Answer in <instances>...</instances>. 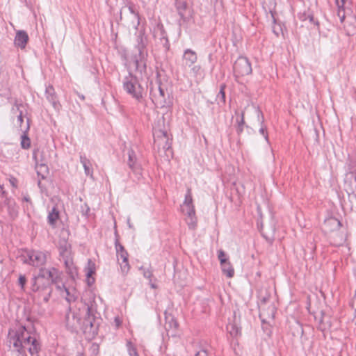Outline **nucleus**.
I'll return each instance as SVG.
<instances>
[{"instance_id": "1", "label": "nucleus", "mask_w": 356, "mask_h": 356, "mask_svg": "<svg viewBox=\"0 0 356 356\" xmlns=\"http://www.w3.org/2000/svg\"><path fill=\"white\" fill-rule=\"evenodd\" d=\"M8 343L10 348L19 353L28 350L31 355H34L39 350L36 339L31 337L24 326H19L9 331Z\"/></svg>"}, {"instance_id": "2", "label": "nucleus", "mask_w": 356, "mask_h": 356, "mask_svg": "<svg viewBox=\"0 0 356 356\" xmlns=\"http://www.w3.org/2000/svg\"><path fill=\"white\" fill-rule=\"evenodd\" d=\"M81 316L79 309H70L65 316V327L72 332H77L79 330H85L92 325L90 316L82 322Z\"/></svg>"}, {"instance_id": "3", "label": "nucleus", "mask_w": 356, "mask_h": 356, "mask_svg": "<svg viewBox=\"0 0 356 356\" xmlns=\"http://www.w3.org/2000/svg\"><path fill=\"white\" fill-rule=\"evenodd\" d=\"M49 157V152L44 147H39L33 152V159L35 161V168L38 175L44 178L48 174L47 161Z\"/></svg>"}, {"instance_id": "4", "label": "nucleus", "mask_w": 356, "mask_h": 356, "mask_svg": "<svg viewBox=\"0 0 356 356\" xmlns=\"http://www.w3.org/2000/svg\"><path fill=\"white\" fill-rule=\"evenodd\" d=\"M59 277V272L55 268H41L39 275L34 277L32 286L33 291H37L39 286H35L36 284H40V282L46 280L44 287L50 286L53 283H56Z\"/></svg>"}, {"instance_id": "5", "label": "nucleus", "mask_w": 356, "mask_h": 356, "mask_svg": "<svg viewBox=\"0 0 356 356\" xmlns=\"http://www.w3.org/2000/svg\"><path fill=\"white\" fill-rule=\"evenodd\" d=\"M151 96L154 104L157 107L170 108L172 104L169 93L161 86L152 89Z\"/></svg>"}, {"instance_id": "6", "label": "nucleus", "mask_w": 356, "mask_h": 356, "mask_svg": "<svg viewBox=\"0 0 356 356\" xmlns=\"http://www.w3.org/2000/svg\"><path fill=\"white\" fill-rule=\"evenodd\" d=\"M124 90L134 98L139 100L143 97V88L138 83L136 76L129 74L126 76L123 82Z\"/></svg>"}, {"instance_id": "7", "label": "nucleus", "mask_w": 356, "mask_h": 356, "mask_svg": "<svg viewBox=\"0 0 356 356\" xmlns=\"http://www.w3.org/2000/svg\"><path fill=\"white\" fill-rule=\"evenodd\" d=\"M22 259L24 263L38 267L46 263L47 254L40 251H28Z\"/></svg>"}, {"instance_id": "8", "label": "nucleus", "mask_w": 356, "mask_h": 356, "mask_svg": "<svg viewBox=\"0 0 356 356\" xmlns=\"http://www.w3.org/2000/svg\"><path fill=\"white\" fill-rule=\"evenodd\" d=\"M163 127L161 125L160 121L158 122L157 124L154 127V141L157 142L159 145L165 143L163 148H168L169 144V136L168 134V127L165 124V119L163 118Z\"/></svg>"}, {"instance_id": "9", "label": "nucleus", "mask_w": 356, "mask_h": 356, "mask_svg": "<svg viewBox=\"0 0 356 356\" xmlns=\"http://www.w3.org/2000/svg\"><path fill=\"white\" fill-rule=\"evenodd\" d=\"M234 72L236 77L244 76L252 73V67L245 57H239L234 65Z\"/></svg>"}, {"instance_id": "10", "label": "nucleus", "mask_w": 356, "mask_h": 356, "mask_svg": "<svg viewBox=\"0 0 356 356\" xmlns=\"http://www.w3.org/2000/svg\"><path fill=\"white\" fill-rule=\"evenodd\" d=\"M123 11H121L120 19H122ZM124 21L128 26H133L137 29L140 24L138 13L136 12L132 6H129L127 10H124Z\"/></svg>"}, {"instance_id": "11", "label": "nucleus", "mask_w": 356, "mask_h": 356, "mask_svg": "<svg viewBox=\"0 0 356 356\" xmlns=\"http://www.w3.org/2000/svg\"><path fill=\"white\" fill-rule=\"evenodd\" d=\"M115 248L118 260L120 266L121 271L123 274H127L130 268L128 262V253L124 250V247L120 244H116Z\"/></svg>"}, {"instance_id": "12", "label": "nucleus", "mask_w": 356, "mask_h": 356, "mask_svg": "<svg viewBox=\"0 0 356 356\" xmlns=\"http://www.w3.org/2000/svg\"><path fill=\"white\" fill-rule=\"evenodd\" d=\"M68 231L63 229L60 232L59 240L58 241V247L60 254L63 256L65 255L70 248V244L68 242Z\"/></svg>"}, {"instance_id": "13", "label": "nucleus", "mask_w": 356, "mask_h": 356, "mask_svg": "<svg viewBox=\"0 0 356 356\" xmlns=\"http://www.w3.org/2000/svg\"><path fill=\"white\" fill-rule=\"evenodd\" d=\"M181 211L186 216H191L195 213L194 205L193 204V198L191 195V191L190 188L188 189L187 193L185 196L184 202L181 205Z\"/></svg>"}, {"instance_id": "14", "label": "nucleus", "mask_w": 356, "mask_h": 356, "mask_svg": "<svg viewBox=\"0 0 356 356\" xmlns=\"http://www.w3.org/2000/svg\"><path fill=\"white\" fill-rule=\"evenodd\" d=\"M29 35L24 31H17L14 40V44L16 47L24 49L29 41Z\"/></svg>"}, {"instance_id": "15", "label": "nucleus", "mask_w": 356, "mask_h": 356, "mask_svg": "<svg viewBox=\"0 0 356 356\" xmlns=\"http://www.w3.org/2000/svg\"><path fill=\"white\" fill-rule=\"evenodd\" d=\"M23 106L16 104L11 109L13 118H16V125L21 127L24 122Z\"/></svg>"}, {"instance_id": "16", "label": "nucleus", "mask_w": 356, "mask_h": 356, "mask_svg": "<svg viewBox=\"0 0 356 356\" xmlns=\"http://www.w3.org/2000/svg\"><path fill=\"white\" fill-rule=\"evenodd\" d=\"M197 60V55L195 51L191 49H186L183 56L184 65L191 67L196 63Z\"/></svg>"}, {"instance_id": "17", "label": "nucleus", "mask_w": 356, "mask_h": 356, "mask_svg": "<svg viewBox=\"0 0 356 356\" xmlns=\"http://www.w3.org/2000/svg\"><path fill=\"white\" fill-rule=\"evenodd\" d=\"M95 264L92 260L89 259L85 268L88 285H92L95 282V279L92 275L95 273Z\"/></svg>"}, {"instance_id": "18", "label": "nucleus", "mask_w": 356, "mask_h": 356, "mask_svg": "<svg viewBox=\"0 0 356 356\" xmlns=\"http://www.w3.org/2000/svg\"><path fill=\"white\" fill-rule=\"evenodd\" d=\"M137 44L136 47L139 52V56L141 58L144 57V49L146 47V37L144 35V33L142 31L138 32V35H137L136 39Z\"/></svg>"}, {"instance_id": "19", "label": "nucleus", "mask_w": 356, "mask_h": 356, "mask_svg": "<svg viewBox=\"0 0 356 356\" xmlns=\"http://www.w3.org/2000/svg\"><path fill=\"white\" fill-rule=\"evenodd\" d=\"M128 165L134 172H140V165L137 163L136 154L133 150L128 152Z\"/></svg>"}, {"instance_id": "20", "label": "nucleus", "mask_w": 356, "mask_h": 356, "mask_svg": "<svg viewBox=\"0 0 356 356\" xmlns=\"http://www.w3.org/2000/svg\"><path fill=\"white\" fill-rule=\"evenodd\" d=\"M30 125H29V120L27 119V124L26 127V129L24 131V134L21 136V147L23 149H27L31 147V140L28 137L27 132L29 130Z\"/></svg>"}, {"instance_id": "21", "label": "nucleus", "mask_w": 356, "mask_h": 356, "mask_svg": "<svg viewBox=\"0 0 356 356\" xmlns=\"http://www.w3.org/2000/svg\"><path fill=\"white\" fill-rule=\"evenodd\" d=\"M263 8L266 12H268L274 17V13L276 7L275 0H262Z\"/></svg>"}, {"instance_id": "22", "label": "nucleus", "mask_w": 356, "mask_h": 356, "mask_svg": "<svg viewBox=\"0 0 356 356\" xmlns=\"http://www.w3.org/2000/svg\"><path fill=\"white\" fill-rule=\"evenodd\" d=\"M80 162L83 165L85 174L87 176L92 177V170L91 168L92 164L90 160H88L86 156H80Z\"/></svg>"}, {"instance_id": "23", "label": "nucleus", "mask_w": 356, "mask_h": 356, "mask_svg": "<svg viewBox=\"0 0 356 356\" xmlns=\"http://www.w3.org/2000/svg\"><path fill=\"white\" fill-rule=\"evenodd\" d=\"M269 309H270V313L268 314H266V312L264 309H262L260 312L259 316L263 323L270 322V320H273L274 318L275 307L271 306V307H270Z\"/></svg>"}, {"instance_id": "24", "label": "nucleus", "mask_w": 356, "mask_h": 356, "mask_svg": "<svg viewBox=\"0 0 356 356\" xmlns=\"http://www.w3.org/2000/svg\"><path fill=\"white\" fill-rule=\"evenodd\" d=\"M222 273L226 275L229 278H231L234 275V270L231 263L227 261L220 264Z\"/></svg>"}, {"instance_id": "25", "label": "nucleus", "mask_w": 356, "mask_h": 356, "mask_svg": "<svg viewBox=\"0 0 356 356\" xmlns=\"http://www.w3.org/2000/svg\"><path fill=\"white\" fill-rule=\"evenodd\" d=\"M58 217L59 212L56 207H54L52 210L49 213L47 217L48 222L49 223V225L54 227L57 220L58 219Z\"/></svg>"}, {"instance_id": "26", "label": "nucleus", "mask_w": 356, "mask_h": 356, "mask_svg": "<svg viewBox=\"0 0 356 356\" xmlns=\"http://www.w3.org/2000/svg\"><path fill=\"white\" fill-rule=\"evenodd\" d=\"M227 330L232 337H237L241 333V327L235 323H229L227 326Z\"/></svg>"}, {"instance_id": "27", "label": "nucleus", "mask_w": 356, "mask_h": 356, "mask_svg": "<svg viewBox=\"0 0 356 356\" xmlns=\"http://www.w3.org/2000/svg\"><path fill=\"white\" fill-rule=\"evenodd\" d=\"M185 221L190 229H194L197 226V222L195 213L191 216H186L185 218Z\"/></svg>"}, {"instance_id": "28", "label": "nucleus", "mask_w": 356, "mask_h": 356, "mask_svg": "<svg viewBox=\"0 0 356 356\" xmlns=\"http://www.w3.org/2000/svg\"><path fill=\"white\" fill-rule=\"evenodd\" d=\"M331 327L330 319L328 316H323L320 322V328L325 331Z\"/></svg>"}, {"instance_id": "29", "label": "nucleus", "mask_w": 356, "mask_h": 356, "mask_svg": "<svg viewBox=\"0 0 356 356\" xmlns=\"http://www.w3.org/2000/svg\"><path fill=\"white\" fill-rule=\"evenodd\" d=\"M127 348L130 356H139L135 346L131 341L127 343Z\"/></svg>"}, {"instance_id": "30", "label": "nucleus", "mask_w": 356, "mask_h": 356, "mask_svg": "<svg viewBox=\"0 0 356 356\" xmlns=\"http://www.w3.org/2000/svg\"><path fill=\"white\" fill-rule=\"evenodd\" d=\"M325 224L332 225L336 228H339L341 226V222L337 218H332L325 221Z\"/></svg>"}, {"instance_id": "31", "label": "nucleus", "mask_w": 356, "mask_h": 356, "mask_svg": "<svg viewBox=\"0 0 356 356\" xmlns=\"http://www.w3.org/2000/svg\"><path fill=\"white\" fill-rule=\"evenodd\" d=\"M165 328L166 330H169V329H175L176 330L177 326H178V324L176 322V321H175L172 318H171V320L168 322H165Z\"/></svg>"}, {"instance_id": "32", "label": "nucleus", "mask_w": 356, "mask_h": 356, "mask_svg": "<svg viewBox=\"0 0 356 356\" xmlns=\"http://www.w3.org/2000/svg\"><path fill=\"white\" fill-rule=\"evenodd\" d=\"M44 281H42L40 282V284H38L35 285V286H39L38 289L36 291H40V290H42V291H47L48 295L50 294V286H47L46 287H44V284H45V281L46 280H43Z\"/></svg>"}, {"instance_id": "33", "label": "nucleus", "mask_w": 356, "mask_h": 356, "mask_svg": "<svg viewBox=\"0 0 356 356\" xmlns=\"http://www.w3.org/2000/svg\"><path fill=\"white\" fill-rule=\"evenodd\" d=\"M345 1L346 0H336V3H337V6L339 8L338 15L341 18V22L343 21L345 16H344V15H341V10H340V8L343 6Z\"/></svg>"}, {"instance_id": "34", "label": "nucleus", "mask_w": 356, "mask_h": 356, "mask_svg": "<svg viewBox=\"0 0 356 356\" xmlns=\"http://www.w3.org/2000/svg\"><path fill=\"white\" fill-rule=\"evenodd\" d=\"M218 259L220 260V264L228 261L226 258L225 252L222 250H220L218 252Z\"/></svg>"}, {"instance_id": "35", "label": "nucleus", "mask_w": 356, "mask_h": 356, "mask_svg": "<svg viewBox=\"0 0 356 356\" xmlns=\"http://www.w3.org/2000/svg\"><path fill=\"white\" fill-rule=\"evenodd\" d=\"M26 282V279L24 275H19V280H18V284L21 286L22 289H24V285Z\"/></svg>"}, {"instance_id": "36", "label": "nucleus", "mask_w": 356, "mask_h": 356, "mask_svg": "<svg viewBox=\"0 0 356 356\" xmlns=\"http://www.w3.org/2000/svg\"><path fill=\"white\" fill-rule=\"evenodd\" d=\"M218 99H221V101L224 103L225 102V92H224V86H222L220 87V90L218 95Z\"/></svg>"}, {"instance_id": "37", "label": "nucleus", "mask_w": 356, "mask_h": 356, "mask_svg": "<svg viewBox=\"0 0 356 356\" xmlns=\"http://www.w3.org/2000/svg\"><path fill=\"white\" fill-rule=\"evenodd\" d=\"M200 70V66L199 65H194L192 68H191V72L193 73V74L194 76L197 75L199 72Z\"/></svg>"}, {"instance_id": "38", "label": "nucleus", "mask_w": 356, "mask_h": 356, "mask_svg": "<svg viewBox=\"0 0 356 356\" xmlns=\"http://www.w3.org/2000/svg\"><path fill=\"white\" fill-rule=\"evenodd\" d=\"M195 356H208V353L207 350L202 348L196 353Z\"/></svg>"}, {"instance_id": "39", "label": "nucleus", "mask_w": 356, "mask_h": 356, "mask_svg": "<svg viewBox=\"0 0 356 356\" xmlns=\"http://www.w3.org/2000/svg\"><path fill=\"white\" fill-rule=\"evenodd\" d=\"M54 91V89L52 87H48L46 90V92L47 94H49L50 95H51V92ZM47 98L49 99L50 101H54V98L53 97V96H51V97L49 96H47Z\"/></svg>"}, {"instance_id": "40", "label": "nucleus", "mask_w": 356, "mask_h": 356, "mask_svg": "<svg viewBox=\"0 0 356 356\" xmlns=\"http://www.w3.org/2000/svg\"><path fill=\"white\" fill-rule=\"evenodd\" d=\"M9 181L10 183V184L12 185L13 187L14 188H17V180L16 178L15 177H11L10 179H9Z\"/></svg>"}, {"instance_id": "41", "label": "nucleus", "mask_w": 356, "mask_h": 356, "mask_svg": "<svg viewBox=\"0 0 356 356\" xmlns=\"http://www.w3.org/2000/svg\"><path fill=\"white\" fill-rule=\"evenodd\" d=\"M238 131H241L243 130L242 126L244 123L243 113H242L241 119L240 121L238 122Z\"/></svg>"}, {"instance_id": "42", "label": "nucleus", "mask_w": 356, "mask_h": 356, "mask_svg": "<svg viewBox=\"0 0 356 356\" xmlns=\"http://www.w3.org/2000/svg\"><path fill=\"white\" fill-rule=\"evenodd\" d=\"M143 275H144L145 277H146L147 279H150L151 277L152 276V272L149 270H145L143 273Z\"/></svg>"}, {"instance_id": "43", "label": "nucleus", "mask_w": 356, "mask_h": 356, "mask_svg": "<svg viewBox=\"0 0 356 356\" xmlns=\"http://www.w3.org/2000/svg\"><path fill=\"white\" fill-rule=\"evenodd\" d=\"M114 322H115L116 327H118L121 325L122 321H120V319L118 317H115Z\"/></svg>"}, {"instance_id": "44", "label": "nucleus", "mask_w": 356, "mask_h": 356, "mask_svg": "<svg viewBox=\"0 0 356 356\" xmlns=\"http://www.w3.org/2000/svg\"><path fill=\"white\" fill-rule=\"evenodd\" d=\"M266 130L264 127H261L259 130V132L265 137L266 140H268V136L265 133Z\"/></svg>"}, {"instance_id": "45", "label": "nucleus", "mask_w": 356, "mask_h": 356, "mask_svg": "<svg viewBox=\"0 0 356 356\" xmlns=\"http://www.w3.org/2000/svg\"><path fill=\"white\" fill-rule=\"evenodd\" d=\"M90 307H86L83 311V312L86 314H88L89 316V313H90Z\"/></svg>"}, {"instance_id": "46", "label": "nucleus", "mask_w": 356, "mask_h": 356, "mask_svg": "<svg viewBox=\"0 0 356 356\" xmlns=\"http://www.w3.org/2000/svg\"><path fill=\"white\" fill-rule=\"evenodd\" d=\"M23 200L26 202H30V197L28 195H25L23 197Z\"/></svg>"}, {"instance_id": "47", "label": "nucleus", "mask_w": 356, "mask_h": 356, "mask_svg": "<svg viewBox=\"0 0 356 356\" xmlns=\"http://www.w3.org/2000/svg\"><path fill=\"white\" fill-rule=\"evenodd\" d=\"M5 191L3 190V188L1 186H0V195H3L5 194Z\"/></svg>"}, {"instance_id": "48", "label": "nucleus", "mask_w": 356, "mask_h": 356, "mask_svg": "<svg viewBox=\"0 0 356 356\" xmlns=\"http://www.w3.org/2000/svg\"><path fill=\"white\" fill-rule=\"evenodd\" d=\"M151 286L154 289L156 288V286L153 283L151 284Z\"/></svg>"}, {"instance_id": "49", "label": "nucleus", "mask_w": 356, "mask_h": 356, "mask_svg": "<svg viewBox=\"0 0 356 356\" xmlns=\"http://www.w3.org/2000/svg\"><path fill=\"white\" fill-rule=\"evenodd\" d=\"M297 327H298V329L301 330V327H300V326L299 325L297 324Z\"/></svg>"}, {"instance_id": "50", "label": "nucleus", "mask_w": 356, "mask_h": 356, "mask_svg": "<svg viewBox=\"0 0 356 356\" xmlns=\"http://www.w3.org/2000/svg\"><path fill=\"white\" fill-rule=\"evenodd\" d=\"M65 264H66V266H67L68 265V262L65 261Z\"/></svg>"}, {"instance_id": "51", "label": "nucleus", "mask_w": 356, "mask_h": 356, "mask_svg": "<svg viewBox=\"0 0 356 356\" xmlns=\"http://www.w3.org/2000/svg\"><path fill=\"white\" fill-rule=\"evenodd\" d=\"M80 356H81V355H80Z\"/></svg>"}]
</instances>
